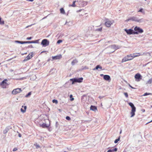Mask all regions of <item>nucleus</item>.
<instances>
[{"instance_id": "obj_44", "label": "nucleus", "mask_w": 152, "mask_h": 152, "mask_svg": "<svg viewBox=\"0 0 152 152\" xmlns=\"http://www.w3.org/2000/svg\"><path fill=\"white\" fill-rule=\"evenodd\" d=\"M27 43H33V41H27Z\"/></svg>"}, {"instance_id": "obj_40", "label": "nucleus", "mask_w": 152, "mask_h": 152, "mask_svg": "<svg viewBox=\"0 0 152 152\" xmlns=\"http://www.w3.org/2000/svg\"><path fill=\"white\" fill-rule=\"evenodd\" d=\"M117 150H118V149L117 148H115L113 149L112 150V152H113V151H117Z\"/></svg>"}, {"instance_id": "obj_55", "label": "nucleus", "mask_w": 152, "mask_h": 152, "mask_svg": "<svg viewBox=\"0 0 152 152\" xmlns=\"http://www.w3.org/2000/svg\"><path fill=\"white\" fill-rule=\"evenodd\" d=\"M137 56H140V55H140V53H137Z\"/></svg>"}, {"instance_id": "obj_63", "label": "nucleus", "mask_w": 152, "mask_h": 152, "mask_svg": "<svg viewBox=\"0 0 152 152\" xmlns=\"http://www.w3.org/2000/svg\"><path fill=\"white\" fill-rule=\"evenodd\" d=\"M104 75L103 74H101L100 75V76H104Z\"/></svg>"}, {"instance_id": "obj_49", "label": "nucleus", "mask_w": 152, "mask_h": 152, "mask_svg": "<svg viewBox=\"0 0 152 152\" xmlns=\"http://www.w3.org/2000/svg\"><path fill=\"white\" fill-rule=\"evenodd\" d=\"M129 86L130 87L132 88V89H135V88L132 87L129 84Z\"/></svg>"}, {"instance_id": "obj_59", "label": "nucleus", "mask_w": 152, "mask_h": 152, "mask_svg": "<svg viewBox=\"0 0 152 152\" xmlns=\"http://www.w3.org/2000/svg\"><path fill=\"white\" fill-rule=\"evenodd\" d=\"M10 71L11 72H12L13 71V69H10Z\"/></svg>"}, {"instance_id": "obj_33", "label": "nucleus", "mask_w": 152, "mask_h": 152, "mask_svg": "<svg viewBox=\"0 0 152 152\" xmlns=\"http://www.w3.org/2000/svg\"><path fill=\"white\" fill-rule=\"evenodd\" d=\"M39 39H37L35 41H33V43H38L39 42Z\"/></svg>"}, {"instance_id": "obj_19", "label": "nucleus", "mask_w": 152, "mask_h": 152, "mask_svg": "<svg viewBox=\"0 0 152 152\" xmlns=\"http://www.w3.org/2000/svg\"><path fill=\"white\" fill-rule=\"evenodd\" d=\"M90 110L93 111H96L97 110V107L95 106L91 105L90 107Z\"/></svg>"}, {"instance_id": "obj_26", "label": "nucleus", "mask_w": 152, "mask_h": 152, "mask_svg": "<svg viewBox=\"0 0 152 152\" xmlns=\"http://www.w3.org/2000/svg\"><path fill=\"white\" fill-rule=\"evenodd\" d=\"M77 1V2L78 1H77V0H76L75 1H73V3L72 4V5H69V7H71V6H72V7H75V2Z\"/></svg>"}, {"instance_id": "obj_50", "label": "nucleus", "mask_w": 152, "mask_h": 152, "mask_svg": "<svg viewBox=\"0 0 152 152\" xmlns=\"http://www.w3.org/2000/svg\"><path fill=\"white\" fill-rule=\"evenodd\" d=\"M104 96H99V99H102V98H103V97H104Z\"/></svg>"}, {"instance_id": "obj_60", "label": "nucleus", "mask_w": 152, "mask_h": 152, "mask_svg": "<svg viewBox=\"0 0 152 152\" xmlns=\"http://www.w3.org/2000/svg\"><path fill=\"white\" fill-rule=\"evenodd\" d=\"M152 122V120L151 121H150L149 122H148V123H147L146 124H147L149 123H150V122Z\"/></svg>"}, {"instance_id": "obj_42", "label": "nucleus", "mask_w": 152, "mask_h": 152, "mask_svg": "<svg viewBox=\"0 0 152 152\" xmlns=\"http://www.w3.org/2000/svg\"><path fill=\"white\" fill-rule=\"evenodd\" d=\"M32 37H27L26 38V40H31V39H32Z\"/></svg>"}, {"instance_id": "obj_6", "label": "nucleus", "mask_w": 152, "mask_h": 152, "mask_svg": "<svg viewBox=\"0 0 152 152\" xmlns=\"http://www.w3.org/2000/svg\"><path fill=\"white\" fill-rule=\"evenodd\" d=\"M7 81V79H5L1 83H0V86H1L3 88H6L7 86L9 85V84L6 82Z\"/></svg>"}, {"instance_id": "obj_28", "label": "nucleus", "mask_w": 152, "mask_h": 152, "mask_svg": "<svg viewBox=\"0 0 152 152\" xmlns=\"http://www.w3.org/2000/svg\"><path fill=\"white\" fill-rule=\"evenodd\" d=\"M120 136H119L118 139H116L114 141V143H116L118 142L120 140Z\"/></svg>"}, {"instance_id": "obj_35", "label": "nucleus", "mask_w": 152, "mask_h": 152, "mask_svg": "<svg viewBox=\"0 0 152 152\" xmlns=\"http://www.w3.org/2000/svg\"><path fill=\"white\" fill-rule=\"evenodd\" d=\"M138 12H141L142 13H144V12L143 11V9L142 8H141L140 9V10L138 11Z\"/></svg>"}, {"instance_id": "obj_9", "label": "nucleus", "mask_w": 152, "mask_h": 152, "mask_svg": "<svg viewBox=\"0 0 152 152\" xmlns=\"http://www.w3.org/2000/svg\"><path fill=\"white\" fill-rule=\"evenodd\" d=\"M49 42L46 39H44L42 40L41 44L44 47H46L49 45Z\"/></svg>"}, {"instance_id": "obj_38", "label": "nucleus", "mask_w": 152, "mask_h": 152, "mask_svg": "<svg viewBox=\"0 0 152 152\" xmlns=\"http://www.w3.org/2000/svg\"><path fill=\"white\" fill-rule=\"evenodd\" d=\"M124 94L125 95L126 97L128 98V93L126 92H125L124 93Z\"/></svg>"}, {"instance_id": "obj_46", "label": "nucleus", "mask_w": 152, "mask_h": 152, "mask_svg": "<svg viewBox=\"0 0 152 152\" xmlns=\"http://www.w3.org/2000/svg\"><path fill=\"white\" fill-rule=\"evenodd\" d=\"M28 47L30 48H33V47L32 45H30L28 46Z\"/></svg>"}, {"instance_id": "obj_30", "label": "nucleus", "mask_w": 152, "mask_h": 152, "mask_svg": "<svg viewBox=\"0 0 152 152\" xmlns=\"http://www.w3.org/2000/svg\"><path fill=\"white\" fill-rule=\"evenodd\" d=\"M152 95V94L151 93H145L142 96H146L148 95Z\"/></svg>"}, {"instance_id": "obj_17", "label": "nucleus", "mask_w": 152, "mask_h": 152, "mask_svg": "<svg viewBox=\"0 0 152 152\" xmlns=\"http://www.w3.org/2000/svg\"><path fill=\"white\" fill-rule=\"evenodd\" d=\"M33 57V53H29L28 56L26 57L24 60V61H27L31 59Z\"/></svg>"}, {"instance_id": "obj_5", "label": "nucleus", "mask_w": 152, "mask_h": 152, "mask_svg": "<svg viewBox=\"0 0 152 152\" xmlns=\"http://www.w3.org/2000/svg\"><path fill=\"white\" fill-rule=\"evenodd\" d=\"M134 30L135 31H134V34H137L139 33H142L143 32V30L142 29L137 26L134 28Z\"/></svg>"}, {"instance_id": "obj_61", "label": "nucleus", "mask_w": 152, "mask_h": 152, "mask_svg": "<svg viewBox=\"0 0 152 152\" xmlns=\"http://www.w3.org/2000/svg\"><path fill=\"white\" fill-rule=\"evenodd\" d=\"M50 60V58H49V59L48 60V61H49Z\"/></svg>"}, {"instance_id": "obj_27", "label": "nucleus", "mask_w": 152, "mask_h": 152, "mask_svg": "<svg viewBox=\"0 0 152 152\" xmlns=\"http://www.w3.org/2000/svg\"><path fill=\"white\" fill-rule=\"evenodd\" d=\"M60 11L61 14H64L65 13V11L63 8H61L60 9Z\"/></svg>"}, {"instance_id": "obj_3", "label": "nucleus", "mask_w": 152, "mask_h": 152, "mask_svg": "<svg viewBox=\"0 0 152 152\" xmlns=\"http://www.w3.org/2000/svg\"><path fill=\"white\" fill-rule=\"evenodd\" d=\"M129 104L132 108V110L131 112V117H133L135 115V112L136 111V107L134 106V104L132 102H129Z\"/></svg>"}, {"instance_id": "obj_1", "label": "nucleus", "mask_w": 152, "mask_h": 152, "mask_svg": "<svg viewBox=\"0 0 152 152\" xmlns=\"http://www.w3.org/2000/svg\"><path fill=\"white\" fill-rule=\"evenodd\" d=\"M129 104L132 108V110L131 112V117H133L135 115V112L136 111V107L134 106V104L132 102H129Z\"/></svg>"}, {"instance_id": "obj_31", "label": "nucleus", "mask_w": 152, "mask_h": 152, "mask_svg": "<svg viewBox=\"0 0 152 152\" xmlns=\"http://www.w3.org/2000/svg\"><path fill=\"white\" fill-rule=\"evenodd\" d=\"M1 18L0 17V24L3 25L4 23V20H1Z\"/></svg>"}, {"instance_id": "obj_11", "label": "nucleus", "mask_w": 152, "mask_h": 152, "mask_svg": "<svg viewBox=\"0 0 152 152\" xmlns=\"http://www.w3.org/2000/svg\"><path fill=\"white\" fill-rule=\"evenodd\" d=\"M113 23L114 21L113 20L110 21L109 19H107L105 23V24L107 27H110Z\"/></svg>"}, {"instance_id": "obj_20", "label": "nucleus", "mask_w": 152, "mask_h": 152, "mask_svg": "<svg viewBox=\"0 0 152 152\" xmlns=\"http://www.w3.org/2000/svg\"><path fill=\"white\" fill-rule=\"evenodd\" d=\"M102 67L101 66L99 65H98L95 68L93 69V70H97L99 69H102Z\"/></svg>"}, {"instance_id": "obj_54", "label": "nucleus", "mask_w": 152, "mask_h": 152, "mask_svg": "<svg viewBox=\"0 0 152 152\" xmlns=\"http://www.w3.org/2000/svg\"><path fill=\"white\" fill-rule=\"evenodd\" d=\"M27 43V41H23V44H26Z\"/></svg>"}, {"instance_id": "obj_22", "label": "nucleus", "mask_w": 152, "mask_h": 152, "mask_svg": "<svg viewBox=\"0 0 152 152\" xmlns=\"http://www.w3.org/2000/svg\"><path fill=\"white\" fill-rule=\"evenodd\" d=\"M40 126L43 128H47L49 126L47 125L45 123L42 124V125H41Z\"/></svg>"}, {"instance_id": "obj_64", "label": "nucleus", "mask_w": 152, "mask_h": 152, "mask_svg": "<svg viewBox=\"0 0 152 152\" xmlns=\"http://www.w3.org/2000/svg\"><path fill=\"white\" fill-rule=\"evenodd\" d=\"M72 95H70V97H72Z\"/></svg>"}, {"instance_id": "obj_41", "label": "nucleus", "mask_w": 152, "mask_h": 152, "mask_svg": "<svg viewBox=\"0 0 152 152\" xmlns=\"http://www.w3.org/2000/svg\"><path fill=\"white\" fill-rule=\"evenodd\" d=\"M62 42V40H60V39H59V40H58L57 42V43L58 44H59L61 42Z\"/></svg>"}, {"instance_id": "obj_15", "label": "nucleus", "mask_w": 152, "mask_h": 152, "mask_svg": "<svg viewBox=\"0 0 152 152\" xmlns=\"http://www.w3.org/2000/svg\"><path fill=\"white\" fill-rule=\"evenodd\" d=\"M52 61H53L54 60H59L60 59L62 58V56L61 54H59L58 55H57L55 56H53L52 57Z\"/></svg>"}, {"instance_id": "obj_7", "label": "nucleus", "mask_w": 152, "mask_h": 152, "mask_svg": "<svg viewBox=\"0 0 152 152\" xmlns=\"http://www.w3.org/2000/svg\"><path fill=\"white\" fill-rule=\"evenodd\" d=\"M70 80L72 81V84H73L75 83H81L82 82L83 78L82 77L80 78H74L70 79Z\"/></svg>"}, {"instance_id": "obj_10", "label": "nucleus", "mask_w": 152, "mask_h": 152, "mask_svg": "<svg viewBox=\"0 0 152 152\" xmlns=\"http://www.w3.org/2000/svg\"><path fill=\"white\" fill-rule=\"evenodd\" d=\"M142 76L139 73L136 74L134 76V78L136 79L135 80L137 82L140 81L142 79Z\"/></svg>"}, {"instance_id": "obj_36", "label": "nucleus", "mask_w": 152, "mask_h": 152, "mask_svg": "<svg viewBox=\"0 0 152 152\" xmlns=\"http://www.w3.org/2000/svg\"><path fill=\"white\" fill-rule=\"evenodd\" d=\"M131 54L132 55V57H133V59L134 57L138 56L136 55L135 53H133V54Z\"/></svg>"}, {"instance_id": "obj_53", "label": "nucleus", "mask_w": 152, "mask_h": 152, "mask_svg": "<svg viewBox=\"0 0 152 152\" xmlns=\"http://www.w3.org/2000/svg\"><path fill=\"white\" fill-rule=\"evenodd\" d=\"M27 54V53H21V55H24V54Z\"/></svg>"}, {"instance_id": "obj_52", "label": "nucleus", "mask_w": 152, "mask_h": 152, "mask_svg": "<svg viewBox=\"0 0 152 152\" xmlns=\"http://www.w3.org/2000/svg\"><path fill=\"white\" fill-rule=\"evenodd\" d=\"M18 136H19V137H21V134H20L19 133V134H18Z\"/></svg>"}, {"instance_id": "obj_56", "label": "nucleus", "mask_w": 152, "mask_h": 152, "mask_svg": "<svg viewBox=\"0 0 152 152\" xmlns=\"http://www.w3.org/2000/svg\"><path fill=\"white\" fill-rule=\"evenodd\" d=\"M26 0L32 2V1H33L34 0Z\"/></svg>"}, {"instance_id": "obj_39", "label": "nucleus", "mask_w": 152, "mask_h": 152, "mask_svg": "<svg viewBox=\"0 0 152 152\" xmlns=\"http://www.w3.org/2000/svg\"><path fill=\"white\" fill-rule=\"evenodd\" d=\"M66 120H70L71 119V118H70V117L68 116H66Z\"/></svg>"}, {"instance_id": "obj_58", "label": "nucleus", "mask_w": 152, "mask_h": 152, "mask_svg": "<svg viewBox=\"0 0 152 152\" xmlns=\"http://www.w3.org/2000/svg\"><path fill=\"white\" fill-rule=\"evenodd\" d=\"M13 58H11L10 59H9L8 60H7V61H9L10 60H12V59Z\"/></svg>"}, {"instance_id": "obj_8", "label": "nucleus", "mask_w": 152, "mask_h": 152, "mask_svg": "<svg viewBox=\"0 0 152 152\" xmlns=\"http://www.w3.org/2000/svg\"><path fill=\"white\" fill-rule=\"evenodd\" d=\"M133 59L132 54L128 55L124 57L122 60V62L123 63L126 61L131 60Z\"/></svg>"}, {"instance_id": "obj_2", "label": "nucleus", "mask_w": 152, "mask_h": 152, "mask_svg": "<svg viewBox=\"0 0 152 152\" xmlns=\"http://www.w3.org/2000/svg\"><path fill=\"white\" fill-rule=\"evenodd\" d=\"M129 104L132 108V110L131 112V117H133L135 115V112L136 111V107L134 106V104L132 102H129Z\"/></svg>"}, {"instance_id": "obj_34", "label": "nucleus", "mask_w": 152, "mask_h": 152, "mask_svg": "<svg viewBox=\"0 0 152 152\" xmlns=\"http://www.w3.org/2000/svg\"><path fill=\"white\" fill-rule=\"evenodd\" d=\"M31 92H29L28 94H27V95H26L25 96V97H28L29 96L31 95Z\"/></svg>"}, {"instance_id": "obj_48", "label": "nucleus", "mask_w": 152, "mask_h": 152, "mask_svg": "<svg viewBox=\"0 0 152 152\" xmlns=\"http://www.w3.org/2000/svg\"><path fill=\"white\" fill-rule=\"evenodd\" d=\"M36 146L37 148L40 147V146L39 145H36Z\"/></svg>"}, {"instance_id": "obj_23", "label": "nucleus", "mask_w": 152, "mask_h": 152, "mask_svg": "<svg viewBox=\"0 0 152 152\" xmlns=\"http://www.w3.org/2000/svg\"><path fill=\"white\" fill-rule=\"evenodd\" d=\"M27 108V107L26 106H24V109H23L22 108H21L20 109L21 111L23 113H24L26 111V110Z\"/></svg>"}, {"instance_id": "obj_45", "label": "nucleus", "mask_w": 152, "mask_h": 152, "mask_svg": "<svg viewBox=\"0 0 152 152\" xmlns=\"http://www.w3.org/2000/svg\"><path fill=\"white\" fill-rule=\"evenodd\" d=\"M17 150H18V149L17 148H15L13 149V151H17Z\"/></svg>"}, {"instance_id": "obj_12", "label": "nucleus", "mask_w": 152, "mask_h": 152, "mask_svg": "<svg viewBox=\"0 0 152 152\" xmlns=\"http://www.w3.org/2000/svg\"><path fill=\"white\" fill-rule=\"evenodd\" d=\"M79 3L80 6L84 7L87 4V2L85 0H80L79 2Z\"/></svg>"}, {"instance_id": "obj_57", "label": "nucleus", "mask_w": 152, "mask_h": 152, "mask_svg": "<svg viewBox=\"0 0 152 152\" xmlns=\"http://www.w3.org/2000/svg\"><path fill=\"white\" fill-rule=\"evenodd\" d=\"M74 99V98H71V100L72 101Z\"/></svg>"}, {"instance_id": "obj_4", "label": "nucleus", "mask_w": 152, "mask_h": 152, "mask_svg": "<svg viewBox=\"0 0 152 152\" xmlns=\"http://www.w3.org/2000/svg\"><path fill=\"white\" fill-rule=\"evenodd\" d=\"M131 20L132 21H135L139 23H141L145 22V20L143 18L139 19L137 17H131Z\"/></svg>"}, {"instance_id": "obj_21", "label": "nucleus", "mask_w": 152, "mask_h": 152, "mask_svg": "<svg viewBox=\"0 0 152 152\" xmlns=\"http://www.w3.org/2000/svg\"><path fill=\"white\" fill-rule=\"evenodd\" d=\"M78 62V61L76 59H75L73 61H72L71 62V64L73 66L75 64L77 63Z\"/></svg>"}, {"instance_id": "obj_62", "label": "nucleus", "mask_w": 152, "mask_h": 152, "mask_svg": "<svg viewBox=\"0 0 152 152\" xmlns=\"http://www.w3.org/2000/svg\"><path fill=\"white\" fill-rule=\"evenodd\" d=\"M23 78H20L19 79V80H23Z\"/></svg>"}, {"instance_id": "obj_43", "label": "nucleus", "mask_w": 152, "mask_h": 152, "mask_svg": "<svg viewBox=\"0 0 152 152\" xmlns=\"http://www.w3.org/2000/svg\"><path fill=\"white\" fill-rule=\"evenodd\" d=\"M130 20H131V17H130L129 18V19H127V20H126V22H127L129 21Z\"/></svg>"}, {"instance_id": "obj_14", "label": "nucleus", "mask_w": 152, "mask_h": 152, "mask_svg": "<svg viewBox=\"0 0 152 152\" xmlns=\"http://www.w3.org/2000/svg\"><path fill=\"white\" fill-rule=\"evenodd\" d=\"M124 31L126 32L128 34H134V30L131 29H125Z\"/></svg>"}, {"instance_id": "obj_37", "label": "nucleus", "mask_w": 152, "mask_h": 152, "mask_svg": "<svg viewBox=\"0 0 152 152\" xmlns=\"http://www.w3.org/2000/svg\"><path fill=\"white\" fill-rule=\"evenodd\" d=\"M102 30V28H97L96 29V31H101Z\"/></svg>"}, {"instance_id": "obj_32", "label": "nucleus", "mask_w": 152, "mask_h": 152, "mask_svg": "<svg viewBox=\"0 0 152 152\" xmlns=\"http://www.w3.org/2000/svg\"><path fill=\"white\" fill-rule=\"evenodd\" d=\"M52 102L53 103H55L56 104H57L58 103V101L57 100L53 99L52 101Z\"/></svg>"}, {"instance_id": "obj_25", "label": "nucleus", "mask_w": 152, "mask_h": 152, "mask_svg": "<svg viewBox=\"0 0 152 152\" xmlns=\"http://www.w3.org/2000/svg\"><path fill=\"white\" fill-rule=\"evenodd\" d=\"M152 83V79L151 78L149 79L148 81H147L146 83V84H150L151 83Z\"/></svg>"}, {"instance_id": "obj_47", "label": "nucleus", "mask_w": 152, "mask_h": 152, "mask_svg": "<svg viewBox=\"0 0 152 152\" xmlns=\"http://www.w3.org/2000/svg\"><path fill=\"white\" fill-rule=\"evenodd\" d=\"M34 24H31L30 25H29V26H27L26 27V28H27L28 27H30L31 26H32V25H34Z\"/></svg>"}, {"instance_id": "obj_18", "label": "nucleus", "mask_w": 152, "mask_h": 152, "mask_svg": "<svg viewBox=\"0 0 152 152\" xmlns=\"http://www.w3.org/2000/svg\"><path fill=\"white\" fill-rule=\"evenodd\" d=\"M103 78L104 80L107 81L110 80L111 78L110 76L107 75H104Z\"/></svg>"}, {"instance_id": "obj_16", "label": "nucleus", "mask_w": 152, "mask_h": 152, "mask_svg": "<svg viewBox=\"0 0 152 152\" xmlns=\"http://www.w3.org/2000/svg\"><path fill=\"white\" fill-rule=\"evenodd\" d=\"M110 47L115 50L113 52H114L115 50L121 48V47L118 45H113L110 46Z\"/></svg>"}, {"instance_id": "obj_24", "label": "nucleus", "mask_w": 152, "mask_h": 152, "mask_svg": "<svg viewBox=\"0 0 152 152\" xmlns=\"http://www.w3.org/2000/svg\"><path fill=\"white\" fill-rule=\"evenodd\" d=\"M9 130V129L8 127H6L5 129L3 131V134H6Z\"/></svg>"}, {"instance_id": "obj_13", "label": "nucleus", "mask_w": 152, "mask_h": 152, "mask_svg": "<svg viewBox=\"0 0 152 152\" xmlns=\"http://www.w3.org/2000/svg\"><path fill=\"white\" fill-rule=\"evenodd\" d=\"M21 91V88H17L14 89L12 92V94H16L20 93Z\"/></svg>"}, {"instance_id": "obj_29", "label": "nucleus", "mask_w": 152, "mask_h": 152, "mask_svg": "<svg viewBox=\"0 0 152 152\" xmlns=\"http://www.w3.org/2000/svg\"><path fill=\"white\" fill-rule=\"evenodd\" d=\"M15 43H20V44H23V41L15 40Z\"/></svg>"}, {"instance_id": "obj_51", "label": "nucleus", "mask_w": 152, "mask_h": 152, "mask_svg": "<svg viewBox=\"0 0 152 152\" xmlns=\"http://www.w3.org/2000/svg\"><path fill=\"white\" fill-rule=\"evenodd\" d=\"M107 152H113L111 150H108Z\"/></svg>"}]
</instances>
